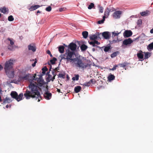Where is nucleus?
Listing matches in <instances>:
<instances>
[{"label":"nucleus","mask_w":153,"mask_h":153,"mask_svg":"<svg viewBox=\"0 0 153 153\" xmlns=\"http://www.w3.org/2000/svg\"><path fill=\"white\" fill-rule=\"evenodd\" d=\"M37 62V60L36 59H35V62L34 63L32 64V66L33 67H35L36 66V64Z\"/></svg>","instance_id":"obj_48"},{"label":"nucleus","mask_w":153,"mask_h":153,"mask_svg":"<svg viewBox=\"0 0 153 153\" xmlns=\"http://www.w3.org/2000/svg\"><path fill=\"white\" fill-rule=\"evenodd\" d=\"M102 36L105 39H108L110 38L111 34L108 31H105L102 33Z\"/></svg>","instance_id":"obj_9"},{"label":"nucleus","mask_w":153,"mask_h":153,"mask_svg":"<svg viewBox=\"0 0 153 153\" xmlns=\"http://www.w3.org/2000/svg\"><path fill=\"white\" fill-rule=\"evenodd\" d=\"M103 8L102 7H100L99 8V11L101 13H102L103 12Z\"/></svg>","instance_id":"obj_45"},{"label":"nucleus","mask_w":153,"mask_h":153,"mask_svg":"<svg viewBox=\"0 0 153 153\" xmlns=\"http://www.w3.org/2000/svg\"><path fill=\"white\" fill-rule=\"evenodd\" d=\"M8 20L9 21H12L14 20V18L12 16L10 15L8 17Z\"/></svg>","instance_id":"obj_39"},{"label":"nucleus","mask_w":153,"mask_h":153,"mask_svg":"<svg viewBox=\"0 0 153 153\" xmlns=\"http://www.w3.org/2000/svg\"><path fill=\"white\" fill-rule=\"evenodd\" d=\"M79 76L78 74L75 75V76L72 78V79L74 80H78L79 79Z\"/></svg>","instance_id":"obj_34"},{"label":"nucleus","mask_w":153,"mask_h":153,"mask_svg":"<svg viewBox=\"0 0 153 153\" xmlns=\"http://www.w3.org/2000/svg\"><path fill=\"white\" fill-rule=\"evenodd\" d=\"M150 33H153V28L150 30Z\"/></svg>","instance_id":"obj_60"},{"label":"nucleus","mask_w":153,"mask_h":153,"mask_svg":"<svg viewBox=\"0 0 153 153\" xmlns=\"http://www.w3.org/2000/svg\"><path fill=\"white\" fill-rule=\"evenodd\" d=\"M118 67L119 66L120 67H123V68L125 67L127 65V63L126 62L122 64H119L118 65Z\"/></svg>","instance_id":"obj_33"},{"label":"nucleus","mask_w":153,"mask_h":153,"mask_svg":"<svg viewBox=\"0 0 153 153\" xmlns=\"http://www.w3.org/2000/svg\"><path fill=\"white\" fill-rule=\"evenodd\" d=\"M102 33H98L96 35L98 36V38H101V37L100 36L102 35Z\"/></svg>","instance_id":"obj_47"},{"label":"nucleus","mask_w":153,"mask_h":153,"mask_svg":"<svg viewBox=\"0 0 153 153\" xmlns=\"http://www.w3.org/2000/svg\"><path fill=\"white\" fill-rule=\"evenodd\" d=\"M89 38L90 40H95L97 39L98 36L96 34L91 35L89 36Z\"/></svg>","instance_id":"obj_21"},{"label":"nucleus","mask_w":153,"mask_h":153,"mask_svg":"<svg viewBox=\"0 0 153 153\" xmlns=\"http://www.w3.org/2000/svg\"><path fill=\"white\" fill-rule=\"evenodd\" d=\"M57 91H58V92H60V89H57Z\"/></svg>","instance_id":"obj_64"},{"label":"nucleus","mask_w":153,"mask_h":153,"mask_svg":"<svg viewBox=\"0 0 153 153\" xmlns=\"http://www.w3.org/2000/svg\"><path fill=\"white\" fill-rule=\"evenodd\" d=\"M89 81L91 84H94L95 83V81L94 79H91Z\"/></svg>","instance_id":"obj_43"},{"label":"nucleus","mask_w":153,"mask_h":153,"mask_svg":"<svg viewBox=\"0 0 153 153\" xmlns=\"http://www.w3.org/2000/svg\"><path fill=\"white\" fill-rule=\"evenodd\" d=\"M7 39L10 41V44L11 45H12L14 44V42L10 39V38H8Z\"/></svg>","instance_id":"obj_44"},{"label":"nucleus","mask_w":153,"mask_h":153,"mask_svg":"<svg viewBox=\"0 0 153 153\" xmlns=\"http://www.w3.org/2000/svg\"><path fill=\"white\" fill-rule=\"evenodd\" d=\"M10 95L13 98L15 99L18 101L21 100L23 96V93H21L18 95L17 92L15 91H12Z\"/></svg>","instance_id":"obj_6"},{"label":"nucleus","mask_w":153,"mask_h":153,"mask_svg":"<svg viewBox=\"0 0 153 153\" xmlns=\"http://www.w3.org/2000/svg\"><path fill=\"white\" fill-rule=\"evenodd\" d=\"M30 75L29 74H24L20 76V77L22 79L24 80H27L29 79V78Z\"/></svg>","instance_id":"obj_12"},{"label":"nucleus","mask_w":153,"mask_h":153,"mask_svg":"<svg viewBox=\"0 0 153 153\" xmlns=\"http://www.w3.org/2000/svg\"><path fill=\"white\" fill-rule=\"evenodd\" d=\"M115 76L114 75H112L111 74H109L108 77V79L109 81H111L114 80L115 79Z\"/></svg>","instance_id":"obj_18"},{"label":"nucleus","mask_w":153,"mask_h":153,"mask_svg":"<svg viewBox=\"0 0 153 153\" xmlns=\"http://www.w3.org/2000/svg\"><path fill=\"white\" fill-rule=\"evenodd\" d=\"M104 48V51L105 52H108L111 50V46L110 45L107 46H103L101 48Z\"/></svg>","instance_id":"obj_17"},{"label":"nucleus","mask_w":153,"mask_h":153,"mask_svg":"<svg viewBox=\"0 0 153 153\" xmlns=\"http://www.w3.org/2000/svg\"><path fill=\"white\" fill-rule=\"evenodd\" d=\"M47 53L48 54H51V52L49 50H48L47 51Z\"/></svg>","instance_id":"obj_56"},{"label":"nucleus","mask_w":153,"mask_h":153,"mask_svg":"<svg viewBox=\"0 0 153 153\" xmlns=\"http://www.w3.org/2000/svg\"><path fill=\"white\" fill-rule=\"evenodd\" d=\"M95 43V45L96 44L97 45H98L100 44V43L98 42L97 41L95 40L94 41Z\"/></svg>","instance_id":"obj_50"},{"label":"nucleus","mask_w":153,"mask_h":153,"mask_svg":"<svg viewBox=\"0 0 153 153\" xmlns=\"http://www.w3.org/2000/svg\"><path fill=\"white\" fill-rule=\"evenodd\" d=\"M11 102V100L9 98L6 97V98L3 100V104L7 103H10Z\"/></svg>","instance_id":"obj_19"},{"label":"nucleus","mask_w":153,"mask_h":153,"mask_svg":"<svg viewBox=\"0 0 153 153\" xmlns=\"http://www.w3.org/2000/svg\"><path fill=\"white\" fill-rule=\"evenodd\" d=\"M118 67V65H115L112 68L110 69V70L114 71L116 69L117 67Z\"/></svg>","instance_id":"obj_41"},{"label":"nucleus","mask_w":153,"mask_h":153,"mask_svg":"<svg viewBox=\"0 0 153 153\" xmlns=\"http://www.w3.org/2000/svg\"><path fill=\"white\" fill-rule=\"evenodd\" d=\"M88 42H89V44L90 45H92L93 46V47L96 46V47L99 48H101L100 47H99L98 46H97V45H95L94 41H91L90 42H89V41H88Z\"/></svg>","instance_id":"obj_30"},{"label":"nucleus","mask_w":153,"mask_h":153,"mask_svg":"<svg viewBox=\"0 0 153 153\" xmlns=\"http://www.w3.org/2000/svg\"><path fill=\"white\" fill-rule=\"evenodd\" d=\"M56 76V75H54V76H53V77H52V76L50 74H48V77L47 78V80L48 82H49L51 81H53L54 79H55V76Z\"/></svg>","instance_id":"obj_16"},{"label":"nucleus","mask_w":153,"mask_h":153,"mask_svg":"<svg viewBox=\"0 0 153 153\" xmlns=\"http://www.w3.org/2000/svg\"><path fill=\"white\" fill-rule=\"evenodd\" d=\"M48 70V69L47 67H45L42 69V73L44 74H45V72L47 71Z\"/></svg>","instance_id":"obj_37"},{"label":"nucleus","mask_w":153,"mask_h":153,"mask_svg":"<svg viewBox=\"0 0 153 153\" xmlns=\"http://www.w3.org/2000/svg\"><path fill=\"white\" fill-rule=\"evenodd\" d=\"M11 47V46L9 45L8 47V49L9 50H11V49L10 47Z\"/></svg>","instance_id":"obj_58"},{"label":"nucleus","mask_w":153,"mask_h":153,"mask_svg":"<svg viewBox=\"0 0 153 153\" xmlns=\"http://www.w3.org/2000/svg\"><path fill=\"white\" fill-rule=\"evenodd\" d=\"M50 67L49 68V71H51V69H52V66L51 65H50Z\"/></svg>","instance_id":"obj_61"},{"label":"nucleus","mask_w":153,"mask_h":153,"mask_svg":"<svg viewBox=\"0 0 153 153\" xmlns=\"http://www.w3.org/2000/svg\"><path fill=\"white\" fill-rule=\"evenodd\" d=\"M149 12L148 11H143L142 12L140 13L141 15L142 16H147L148 14H149Z\"/></svg>","instance_id":"obj_29"},{"label":"nucleus","mask_w":153,"mask_h":153,"mask_svg":"<svg viewBox=\"0 0 153 153\" xmlns=\"http://www.w3.org/2000/svg\"><path fill=\"white\" fill-rule=\"evenodd\" d=\"M119 53V51H117L113 53L111 55V56L112 58H113L117 56Z\"/></svg>","instance_id":"obj_28"},{"label":"nucleus","mask_w":153,"mask_h":153,"mask_svg":"<svg viewBox=\"0 0 153 153\" xmlns=\"http://www.w3.org/2000/svg\"><path fill=\"white\" fill-rule=\"evenodd\" d=\"M76 47L77 46L75 43L73 42L70 43L68 46V49L66 51L65 53L63 54L60 55V57L61 58V59L65 60V59L63 58L65 57L64 55L69 51L71 52H74V53H75L74 51L76 50Z\"/></svg>","instance_id":"obj_4"},{"label":"nucleus","mask_w":153,"mask_h":153,"mask_svg":"<svg viewBox=\"0 0 153 153\" xmlns=\"http://www.w3.org/2000/svg\"><path fill=\"white\" fill-rule=\"evenodd\" d=\"M28 88L30 91L27 89L24 95L26 98L28 99L32 98L39 102L41 99V97L39 91V88L32 82L30 83Z\"/></svg>","instance_id":"obj_2"},{"label":"nucleus","mask_w":153,"mask_h":153,"mask_svg":"<svg viewBox=\"0 0 153 153\" xmlns=\"http://www.w3.org/2000/svg\"><path fill=\"white\" fill-rule=\"evenodd\" d=\"M122 13V11H115L113 14V17L116 19L120 18V15Z\"/></svg>","instance_id":"obj_8"},{"label":"nucleus","mask_w":153,"mask_h":153,"mask_svg":"<svg viewBox=\"0 0 153 153\" xmlns=\"http://www.w3.org/2000/svg\"><path fill=\"white\" fill-rule=\"evenodd\" d=\"M132 33L131 30H126L124 33L123 35L125 37H128L132 35Z\"/></svg>","instance_id":"obj_10"},{"label":"nucleus","mask_w":153,"mask_h":153,"mask_svg":"<svg viewBox=\"0 0 153 153\" xmlns=\"http://www.w3.org/2000/svg\"><path fill=\"white\" fill-rule=\"evenodd\" d=\"M45 10L48 12H50L51 10V7L50 6H49L46 8Z\"/></svg>","instance_id":"obj_42"},{"label":"nucleus","mask_w":153,"mask_h":153,"mask_svg":"<svg viewBox=\"0 0 153 153\" xmlns=\"http://www.w3.org/2000/svg\"><path fill=\"white\" fill-rule=\"evenodd\" d=\"M13 60L10 59L6 61L4 64L5 72L10 78H13L14 76V71L13 69Z\"/></svg>","instance_id":"obj_3"},{"label":"nucleus","mask_w":153,"mask_h":153,"mask_svg":"<svg viewBox=\"0 0 153 153\" xmlns=\"http://www.w3.org/2000/svg\"><path fill=\"white\" fill-rule=\"evenodd\" d=\"M28 48L29 50L32 51L33 52H35L36 50V48L35 45L32 46L31 45H29L28 46Z\"/></svg>","instance_id":"obj_14"},{"label":"nucleus","mask_w":153,"mask_h":153,"mask_svg":"<svg viewBox=\"0 0 153 153\" xmlns=\"http://www.w3.org/2000/svg\"><path fill=\"white\" fill-rule=\"evenodd\" d=\"M42 5L41 6H40L38 5H35L34 6H31L30 8L29 9L30 11H32L34 10H35L39 7H40L42 6Z\"/></svg>","instance_id":"obj_15"},{"label":"nucleus","mask_w":153,"mask_h":153,"mask_svg":"<svg viewBox=\"0 0 153 153\" xmlns=\"http://www.w3.org/2000/svg\"><path fill=\"white\" fill-rule=\"evenodd\" d=\"M59 68L58 67H57V68H55L54 69H53V70L56 72V71H57V72H58V70H59Z\"/></svg>","instance_id":"obj_53"},{"label":"nucleus","mask_w":153,"mask_h":153,"mask_svg":"<svg viewBox=\"0 0 153 153\" xmlns=\"http://www.w3.org/2000/svg\"><path fill=\"white\" fill-rule=\"evenodd\" d=\"M111 10L107 8L104 12V15L108 16L109 15V13L111 12Z\"/></svg>","instance_id":"obj_23"},{"label":"nucleus","mask_w":153,"mask_h":153,"mask_svg":"<svg viewBox=\"0 0 153 153\" xmlns=\"http://www.w3.org/2000/svg\"><path fill=\"white\" fill-rule=\"evenodd\" d=\"M88 48L87 46L85 44H82L80 46V48L82 51H85Z\"/></svg>","instance_id":"obj_27"},{"label":"nucleus","mask_w":153,"mask_h":153,"mask_svg":"<svg viewBox=\"0 0 153 153\" xmlns=\"http://www.w3.org/2000/svg\"><path fill=\"white\" fill-rule=\"evenodd\" d=\"M66 8H61L59 9V11L60 12H62L65 10Z\"/></svg>","instance_id":"obj_46"},{"label":"nucleus","mask_w":153,"mask_h":153,"mask_svg":"<svg viewBox=\"0 0 153 153\" xmlns=\"http://www.w3.org/2000/svg\"><path fill=\"white\" fill-rule=\"evenodd\" d=\"M58 77L62 79H64L65 78V74H59L58 75Z\"/></svg>","instance_id":"obj_35"},{"label":"nucleus","mask_w":153,"mask_h":153,"mask_svg":"<svg viewBox=\"0 0 153 153\" xmlns=\"http://www.w3.org/2000/svg\"><path fill=\"white\" fill-rule=\"evenodd\" d=\"M94 7V4L92 3H91L90 4L88 7V8L89 9H91Z\"/></svg>","instance_id":"obj_38"},{"label":"nucleus","mask_w":153,"mask_h":153,"mask_svg":"<svg viewBox=\"0 0 153 153\" xmlns=\"http://www.w3.org/2000/svg\"><path fill=\"white\" fill-rule=\"evenodd\" d=\"M120 33H119L118 31H117L116 33L115 31L113 32L112 33L113 36H118Z\"/></svg>","instance_id":"obj_40"},{"label":"nucleus","mask_w":153,"mask_h":153,"mask_svg":"<svg viewBox=\"0 0 153 153\" xmlns=\"http://www.w3.org/2000/svg\"><path fill=\"white\" fill-rule=\"evenodd\" d=\"M55 72H56L53 70V71L52 72V73L53 75V76H54V75H56V74L55 73Z\"/></svg>","instance_id":"obj_52"},{"label":"nucleus","mask_w":153,"mask_h":153,"mask_svg":"<svg viewBox=\"0 0 153 153\" xmlns=\"http://www.w3.org/2000/svg\"><path fill=\"white\" fill-rule=\"evenodd\" d=\"M106 16V15H104V16H103L102 20H103L104 21H105V18Z\"/></svg>","instance_id":"obj_57"},{"label":"nucleus","mask_w":153,"mask_h":153,"mask_svg":"<svg viewBox=\"0 0 153 153\" xmlns=\"http://www.w3.org/2000/svg\"><path fill=\"white\" fill-rule=\"evenodd\" d=\"M42 78V75L41 74L36 76V74H35L33 76V80L36 81L38 83L37 84L39 86H42L44 82V80Z\"/></svg>","instance_id":"obj_5"},{"label":"nucleus","mask_w":153,"mask_h":153,"mask_svg":"<svg viewBox=\"0 0 153 153\" xmlns=\"http://www.w3.org/2000/svg\"><path fill=\"white\" fill-rule=\"evenodd\" d=\"M57 60V59L55 57H53L52 59H51L50 62L51 64H54L55 63L56 61Z\"/></svg>","instance_id":"obj_32"},{"label":"nucleus","mask_w":153,"mask_h":153,"mask_svg":"<svg viewBox=\"0 0 153 153\" xmlns=\"http://www.w3.org/2000/svg\"><path fill=\"white\" fill-rule=\"evenodd\" d=\"M52 95L51 93L47 90L44 94V97L46 99L49 100L51 98Z\"/></svg>","instance_id":"obj_7"},{"label":"nucleus","mask_w":153,"mask_h":153,"mask_svg":"<svg viewBox=\"0 0 153 153\" xmlns=\"http://www.w3.org/2000/svg\"><path fill=\"white\" fill-rule=\"evenodd\" d=\"M3 68L1 65H0V71L2 70L3 69Z\"/></svg>","instance_id":"obj_59"},{"label":"nucleus","mask_w":153,"mask_h":153,"mask_svg":"<svg viewBox=\"0 0 153 153\" xmlns=\"http://www.w3.org/2000/svg\"><path fill=\"white\" fill-rule=\"evenodd\" d=\"M144 59H147L151 56V53L149 52H144Z\"/></svg>","instance_id":"obj_20"},{"label":"nucleus","mask_w":153,"mask_h":153,"mask_svg":"<svg viewBox=\"0 0 153 153\" xmlns=\"http://www.w3.org/2000/svg\"><path fill=\"white\" fill-rule=\"evenodd\" d=\"M64 47L63 46H60L59 47V51L61 53H63L64 51Z\"/></svg>","instance_id":"obj_25"},{"label":"nucleus","mask_w":153,"mask_h":153,"mask_svg":"<svg viewBox=\"0 0 153 153\" xmlns=\"http://www.w3.org/2000/svg\"><path fill=\"white\" fill-rule=\"evenodd\" d=\"M91 84L90 81L88 82H86L84 83L83 85L85 86H89Z\"/></svg>","instance_id":"obj_36"},{"label":"nucleus","mask_w":153,"mask_h":153,"mask_svg":"<svg viewBox=\"0 0 153 153\" xmlns=\"http://www.w3.org/2000/svg\"><path fill=\"white\" fill-rule=\"evenodd\" d=\"M117 41L115 40H113L111 42V43H115L117 42Z\"/></svg>","instance_id":"obj_54"},{"label":"nucleus","mask_w":153,"mask_h":153,"mask_svg":"<svg viewBox=\"0 0 153 153\" xmlns=\"http://www.w3.org/2000/svg\"><path fill=\"white\" fill-rule=\"evenodd\" d=\"M148 49H153V42L149 44L147 47Z\"/></svg>","instance_id":"obj_31"},{"label":"nucleus","mask_w":153,"mask_h":153,"mask_svg":"<svg viewBox=\"0 0 153 153\" xmlns=\"http://www.w3.org/2000/svg\"><path fill=\"white\" fill-rule=\"evenodd\" d=\"M82 35L84 38L86 39L88 36V32L87 31H83L82 33Z\"/></svg>","instance_id":"obj_24"},{"label":"nucleus","mask_w":153,"mask_h":153,"mask_svg":"<svg viewBox=\"0 0 153 153\" xmlns=\"http://www.w3.org/2000/svg\"><path fill=\"white\" fill-rule=\"evenodd\" d=\"M81 90V87L79 86L75 87L74 88V91L76 93L79 92Z\"/></svg>","instance_id":"obj_22"},{"label":"nucleus","mask_w":153,"mask_h":153,"mask_svg":"<svg viewBox=\"0 0 153 153\" xmlns=\"http://www.w3.org/2000/svg\"><path fill=\"white\" fill-rule=\"evenodd\" d=\"M133 41L131 38H128V39L124 40L123 42V44L125 45H127L131 44Z\"/></svg>","instance_id":"obj_11"},{"label":"nucleus","mask_w":153,"mask_h":153,"mask_svg":"<svg viewBox=\"0 0 153 153\" xmlns=\"http://www.w3.org/2000/svg\"><path fill=\"white\" fill-rule=\"evenodd\" d=\"M64 55V58L65 59L67 64H74L76 67L82 69L86 68L90 65L84 60L78 57H76V53L74 52H71L69 51Z\"/></svg>","instance_id":"obj_1"},{"label":"nucleus","mask_w":153,"mask_h":153,"mask_svg":"<svg viewBox=\"0 0 153 153\" xmlns=\"http://www.w3.org/2000/svg\"><path fill=\"white\" fill-rule=\"evenodd\" d=\"M111 10V12H113L116 10L113 7H112V8Z\"/></svg>","instance_id":"obj_55"},{"label":"nucleus","mask_w":153,"mask_h":153,"mask_svg":"<svg viewBox=\"0 0 153 153\" xmlns=\"http://www.w3.org/2000/svg\"><path fill=\"white\" fill-rule=\"evenodd\" d=\"M104 20L102 19V20L98 21L97 23L98 24H101L103 23L104 22Z\"/></svg>","instance_id":"obj_49"},{"label":"nucleus","mask_w":153,"mask_h":153,"mask_svg":"<svg viewBox=\"0 0 153 153\" xmlns=\"http://www.w3.org/2000/svg\"><path fill=\"white\" fill-rule=\"evenodd\" d=\"M41 13V12L39 10H38L37 11V13Z\"/></svg>","instance_id":"obj_63"},{"label":"nucleus","mask_w":153,"mask_h":153,"mask_svg":"<svg viewBox=\"0 0 153 153\" xmlns=\"http://www.w3.org/2000/svg\"><path fill=\"white\" fill-rule=\"evenodd\" d=\"M92 51H93V52H94L95 51V48H93L92 49Z\"/></svg>","instance_id":"obj_62"},{"label":"nucleus","mask_w":153,"mask_h":153,"mask_svg":"<svg viewBox=\"0 0 153 153\" xmlns=\"http://www.w3.org/2000/svg\"><path fill=\"white\" fill-rule=\"evenodd\" d=\"M143 53H144L142 51L140 50L137 53V56L138 59H142L143 58L144 55Z\"/></svg>","instance_id":"obj_13"},{"label":"nucleus","mask_w":153,"mask_h":153,"mask_svg":"<svg viewBox=\"0 0 153 153\" xmlns=\"http://www.w3.org/2000/svg\"><path fill=\"white\" fill-rule=\"evenodd\" d=\"M142 24V21L141 19H139L137 22V25H140Z\"/></svg>","instance_id":"obj_51"},{"label":"nucleus","mask_w":153,"mask_h":153,"mask_svg":"<svg viewBox=\"0 0 153 153\" xmlns=\"http://www.w3.org/2000/svg\"><path fill=\"white\" fill-rule=\"evenodd\" d=\"M0 11L1 12L5 13L7 12L8 11V10L5 7H4L3 8H0Z\"/></svg>","instance_id":"obj_26"}]
</instances>
